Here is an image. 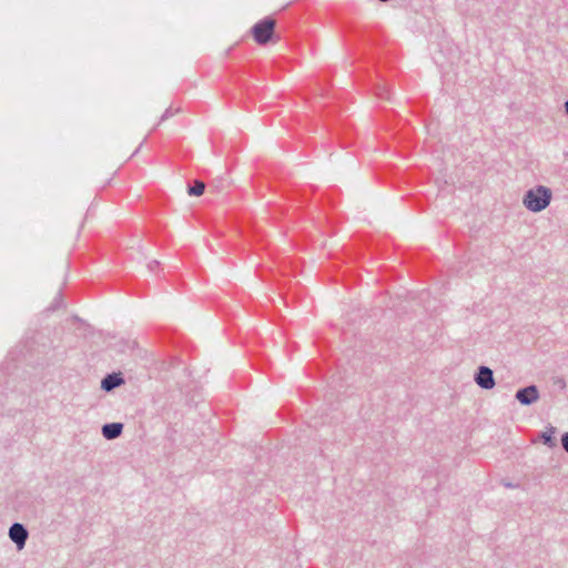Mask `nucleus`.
<instances>
[{
  "label": "nucleus",
  "instance_id": "1",
  "mask_svg": "<svg viewBox=\"0 0 568 568\" xmlns=\"http://www.w3.org/2000/svg\"><path fill=\"white\" fill-rule=\"evenodd\" d=\"M275 27L276 20L265 17L252 26L250 33L256 44L266 45L275 42Z\"/></svg>",
  "mask_w": 568,
  "mask_h": 568
},
{
  "label": "nucleus",
  "instance_id": "2",
  "mask_svg": "<svg viewBox=\"0 0 568 568\" xmlns=\"http://www.w3.org/2000/svg\"><path fill=\"white\" fill-rule=\"evenodd\" d=\"M551 193L548 189L539 186L531 190L525 196L524 203L530 211L538 212L544 210L550 201Z\"/></svg>",
  "mask_w": 568,
  "mask_h": 568
},
{
  "label": "nucleus",
  "instance_id": "3",
  "mask_svg": "<svg viewBox=\"0 0 568 568\" xmlns=\"http://www.w3.org/2000/svg\"><path fill=\"white\" fill-rule=\"evenodd\" d=\"M516 398L524 405L531 404L538 399V390L535 386H528L518 390Z\"/></svg>",
  "mask_w": 568,
  "mask_h": 568
},
{
  "label": "nucleus",
  "instance_id": "4",
  "mask_svg": "<svg viewBox=\"0 0 568 568\" xmlns=\"http://www.w3.org/2000/svg\"><path fill=\"white\" fill-rule=\"evenodd\" d=\"M476 382L483 388H493L495 385L493 372L488 367H480L479 373L476 377Z\"/></svg>",
  "mask_w": 568,
  "mask_h": 568
},
{
  "label": "nucleus",
  "instance_id": "5",
  "mask_svg": "<svg viewBox=\"0 0 568 568\" xmlns=\"http://www.w3.org/2000/svg\"><path fill=\"white\" fill-rule=\"evenodd\" d=\"M10 538L21 548L28 537L27 530L20 524H13L9 530Z\"/></svg>",
  "mask_w": 568,
  "mask_h": 568
},
{
  "label": "nucleus",
  "instance_id": "6",
  "mask_svg": "<svg viewBox=\"0 0 568 568\" xmlns=\"http://www.w3.org/2000/svg\"><path fill=\"white\" fill-rule=\"evenodd\" d=\"M123 384V379L120 374H111L103 378L101 386L105 390H111L116 386Z\"/></svg>",
  "mask_w": 568,
  "mask_h": 568
},
{
  "label": "nucleus",
  "instance_id": "7",
  "mask_svg": "<svg viewBox=\"0 0 568 568\" xmlns=\"http://www.w3.org/2000/svg\"><path fill=\"white\" fill-rule=\"evenodd\" d=\"M122 428L123 426L120 423L106 424L103 426L102 433L105 438L113 439L121 434Z\"/></svg>",
  "mask_w": 568,
  "mask_h": 568
},
{
  "label": "nucleus",
  "instance_id": "8",
  "mask_svg": "<svg viewBox=\"0 0 568 568\" xmlns=\"http://www.w3.org/2000/svg\"><path fill=\"white\" fill-rule=\"evenodd\" d=\"M205 184L201 181H196L192 187L189 189V194L200 196L204 193Z\"/></svg>",
  "mask_w": 568,
  "mask_h": 568
},
{
  "label": "nucleus",
  "instance_id": "9",
  "mask_svg": "<svg viewBox=\"0 0 568 568\" xmlns=\"http://www.w3.org/2000/svg\"><path fill=\"white\" fill-rule=\"evenodd\" d=\"M552 434H554V432H550L549 434L545 433L542 435V438H544L546 444L552 445Z\"/></svg>",
  "mask_w": 568,
  "mask_h": 568
},
{
  "label": "nucleus",
  "instance_id": "10",
  "mask_svg": "<svg viewBox=\"0 0 568 568\" xmlns=\"http://www.w3.org/2000/svg\"><path fill=\"white\" fill-rule=\"evenodd\" d=\"M562 446L568 452V433H566L564 436H562Z\"/></svg>",
  "mask_w": 568,
  "mask_h": 568
},
{
  "label": "nucleus",
  "instance_id": "11",
  "mask_svg": "<svg viewBox=\"0 0 568 568\" xmlns=\"http://www.w3.org/2000/svg\"><path fill=\"white\" fill-rule=\"evenodd\" d=\"M566 112L568 113V101L566 102Z\"/></svg>",
  "mask_w": 568,
  "mask_h": 568
}]
</instances>
